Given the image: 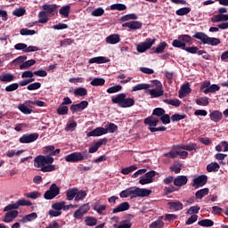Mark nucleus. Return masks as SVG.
Returning <instances> with one entry per match:
<instances>
[{
    "instance_id": "obj_5",
    "label": "nucleus",
    "mask_w": 228,
    "mask_h": 228,
    "mask_svg": "<svg viewBox=\"0 0 228 228\" xmlns=\"http://www.w3.org/2000/svg\"><path fill=\"white\" fill-rule=\"evenodd\" d=\"M191 36L190 35H181L177 39L173 40V47L177 49H184L187 44H191Z\"/></svg>"
},
{
    "instance_id": "obj_23",
    "label": "nucleus",
    "mask_w": 228,
    "mask_h": 228,
    "mask_svg": "<svg viewBox=\"0 0 228 228\" xmlns=\"http://www.w3.org/2000/svg\"><path fill=\"white\" fill-rule=\"evenodd\" d=\"M176 149H182V151H189L191 152V151H197V143L190 142L188 144H179L176 145Z\"/></svg>"
},
{
    "instance_id": "obj_46",
    "label": "nucleus",
    "mask_w": 228,
    "mask_h": 228,
    "mask_svg": "<svg viewBox=\"0 0 228 228\" xmlns=\"http://www.w3.org/2000/svg\"><path fill=\"white\" fill-rule=\"evenodd\" d=\"M104 83H106V80H104V78L96 77L91 81L90 85L92 86H104Z\"/></svg>"
},
{
    "instance_id": "obj_34",
    "label": "nucleus",
    "mask_w": 228,
    "mask_h": 228,
    "mask_svg": "<svg viewBox=\"0 0 228 228\" xmlns=\"http://www.w3.org/2000/svg\"><path fill=\"white\" fill-rule=\"evenodd\" d=\"M219 29H228V21L227 22H221L217 25V27H210L209 32L210 33H218Z\"/></svg>"
},
{
    "instance_id": "obj_37",
    "label": "nucleus",
    "mask_w": 228,
    "mask_h": 228,
    "mask_svg": "<svg viewBox=\"0 0 228 228\" xmlns=\"http://www.w3.org/2000/svg\"><path fill=\"white\" fill-rule=\"evenodd\" d=\"M165 222H163V216H159V220H156L150 224V228H164Z\"/></svg>"
},
{
    "instance_id": "obj_3",
    "label": "nucleus",
    "mask_w": 228,
    "mask_h": 228,
    "mask_svg": "<svg viewBox=\"0 0 228 228\" xmlns=\"http://www.w3.org/2000/svg\"><path fill=\"white\" fill-rule=\"evenodd\" d=\"M193 38H196L197 40H200L201 44H204L207 45L215 46V45H220V39L216 37H209L204 32H196L193 36Z\"/></svg>"
},
{
    "instance_id": "obj_45",
    "label": "nucleus",
    "mask_w": 228,
    "mask_h": 228,
    "mask_svg": "<svg viewBox=\"0 0 228 228\" xmlns=\"http://www.w3.org/2000/svg\"><path fill=\"white\" fill-rule=\"evenodd\" d=\"M163 102H165V104H169L170 106H175V108H179V106H181V101L178 99H166L163 100Z\"/></svg>"
},
{
    "instance_id": "obj_51",
    "label": "nucleus",
    "mask_w": 228,
    "mask_h": 228,
    "mask_svg": "<svg viewBox=\"0 0 228 228\" xmlns=\"http://www.w3.org/2000/svg\"><path fill=\"white\" fill-rule=\"evenodd\" d=\"M196 104L198 106H208L209 104V98L208 97H200L199 99H196L195 101Z\"/></svg>"
},
{
    "instance_id": "obj_58",
    "label": "nucleus",
    "mask_w": 228,
    "mask_h": 228,
    "mask_svg": "<svg viewBox=\"0 0 228 228\" xmlns=\"http://www.w3.org/2000/svg\"><path fill=\"white\" fill-rule=\"evenodd\" d=\"M115 228H131V222L128 220L121 221L118 224L113 225Z\"/></svg>"
},
{
    "instance_id": "obj_33",
    "label": "nucleus",
    "mask_w": 228,
    "mask_h": 228,
    "mask_svg": "<svg viewBox=\"0 0 228 228\" xmlns=\"http://www.w3.org/2000/svg\"><path fill=\"white\" fill-rule=\"evenodd\" d=\"M37 17L39 24H47V22H49V17L51 16L45 11H41L39 12Z\"/></svg>"
},
{
    "instance_id": "obj_18",
    "label": "nucleus",
    "mask_w": 228,
    "mask_h": 228,
    "mask_svg": "<svg viewBox=\"0 0 228 228\" xmlns=\"http://www.w3.org/2000/svg\"><path fill=\"white\" fill-rule=\"evenodd\" d=\"M17 216H19V211L17 210H9L4 219L3 222H4L5 224H10V222H13L14 218H17Z\"/></svg>"
},
{
    "instance_id": "obj_40",
    "label": "nucleus",
    "mask_w": 228,
    "mask_h": 228,
    "mask_svg": "<svg viewBox=\"0 0 228 228\" xmlns=\"http://www.w3.org/2000/svg\"><path fill=\"white\" fill-rule=\"evenodd\" d=\"M77 188H71L66 191L67 200H74L76 199Z\"/></svg>"
},
{
    "instance_id": "obj_57",
    "label": "nucleus",
    "mask_w": 228,
    "mask_h": 228,
    "mask_svg": "<svg viewBox=\"0 0 228 228\" xmlns=\"http://www.w3.org/2000/svg\"><path fill=\"white\" fill-rule=\"evenodd\" d=\"M74 94L76 96L84 97V95H86V94H88V91L86 90V88L78 87L74 91Z\"/></svg>"
},
{
    "instance_id": "obj_20",
    "label": "nucleus",
    "mask_w": 228,
    "mask_h": 228,
    "mask_svg": "<svg viewBox=\"0 0 228 228\" xmlns=\"http://www.w3.org/2000/svg\"><path fill=\"white\" fill-rule=\"evenodd\" d=\"M0 81L2 83H12V81H15V75L12 73L3 72L0 75Z\"/></svg>"
},
{
    "instance_id": "obj_35",
    "label": "nucleus",
    "mask_w": 228,
    "mask_h": 228,
    "mask_svg": "<svg viewBox=\"0 0 228 228\" xmlns=\"http://www.w3.org/2000/svg\"><path fill=\"white\" fill-rule=\"evenodd\" d=\"M18 110L23 113V115H31L33 113V110L28 107V105L24 103H20L18 105Z\"/></svg>"
},
{
    "instance_id": "obj_50",
    "label": "nucleus",
    "mask_w": 228,
    "mask_h": 228,
    "mask_svg": "<svg viewBox=\"0 0 228 228\" xmlns=\"http://www.w3.org/2000/svg\"><path fill=\"white\" fill-rule=\"evenodd\" d=\"M93 209L94 211H97L99 215L102 213V211H106V206L105 205H101V203L96 202L93 205Z\"/></svg>"
},
{
    "instance_id": "obj_8",
    "label": "nucleus",
    "mask_w": 228,
    "mask_h": 228,
    "mask_svg": "<svg viewBox=\"0 0 228 228\" xmlns=\"http://www.w3.org/2000/svg\"><path fill=\"white\" fill-rule=\"evenodd\" d=\"M90 211V203H85L77 209L73 214L75 220H81Z\"/></svg>"
},
{
    "instance_id": "obj_14",
    "label": "nucleus",
    "mask_w": 228,
    "mask_h": 228,
    "mask_svg": "<svg viewBox=\"0 0 228 228\" xmlns=\"http://www.w3.org/2000/svg\"><path fill=\"white\" fill-rule=\"evenodd\" d=\"M42 8L45 13H47L50 17H54L56 15V12H58V5L53 4H45L42 5Z\"/></svg>"
},
{
    "instance_id": "obj_17",
    "label": "nucleus",
    "mask_w": 228,
    "mask_h": 228,
    "mask_svg": "<svg viewBox=\"0 0 228 228\" xmlns=\"http://www.w3.org/2000/svg\"><path fill=\"white\" fill-rule=\"evenodd\" d=\"M142 26H143V23L137 20L128 21L122 24L123 28H128L129 29H142Z\"/></svg>"
},
{
    "instance_id": "obj_1",
    "label": "nucleus",
    "mask_w": 228,
    "mask_h": 228,
    "mask_svg": "<svg viewBox=\"0 0 228 228\" xmlns=\"http://www.w3.org/2000/svg\"><path fill=\"white\" fill-rule=\"evenodd\" d=\"M54 163V158L46 155H39L34 159V167L40 168L41 172H54L57 169Z\"/></svg>"
},
{
    "instance_id": "obj_26",
    "label": "nucleus",
    "mask_w": 228,
    "mask_h": 228,
    "mask_svg": "<svg viewBox=\"0 0 228 228\" xmlns=\"http://www.w3.org/2000/svg\"><path fill=\"white\" fill-rule=\"evenodd\" d=\"M191 93V88H190V83L183 85L179 91V97L183 99V97H186L189 94Z\"/></svg>"
},
{
    "instance_id": "obj_12",
    "label": "nucleus",
    "mask_w": 228,
    "mask_h": 228,
    "mask_svg": "<svg viewBox=\"0 0 228 228\" xmlns=\"http://www.w3.org/2000/svg\"><path fill=\"white\" fill-rule=\"evenodd\" d=\"M154 177H156V171H149L145 174L144 176L140 178L139 184H151V183L154 181Z\"/></svg>"
},
{
    "instance_id": "obj_21",
    "label": "nucleus",
    "mask_w": 228,
    "mask_h": 228,
    "mask_svg": "<svg viewBox=\"0 0 228 228\" xmlns=\"http://www.w3.org/2000/svg\"><path fill=\"white\" fill-rule=\"evenodd\" d=\"M167 47H168L167 42H160L157 47H152L151 51L155 54H162V53H165V49H167Z\"/></svg>"
},
{
    "instance_id": "obj_64",
    "label": "nucleus",
    "mask_w": 228,
    "mask_h": 228,
    "mask_svg": "<svg viewBox=\"0 0 228 228\" xmlns=\"http://www.w3.org/2000/svg\"><path fill=\"white\" fill-rule=\"evenodd\" d=\"M19 89V83H12L5 87V92H15Z\"/></svg>"
},
{
    "instance_id": "obj_10",
    "label": "nucleus",
    "mask_w": 228,
    "mask_h": 228,
    "mask_svg": "<svg viewBox=\"0 0 228 228\" xmlns=\"http://www.w3.org/2000/svg\"><path fill=\"white\" fill-rule=\"evenodd\" d=\"M60 193V187L56 185V183H53L49 190L46 191L44 194V199L45 200H53L55 197H58V194Z\"/></svg>"
},
{
    "instance_id": "obj_63",
    "label": "nucleus",
    "mask_w": 228,
    "mask_h": 228,
    "mask_svg": "<svg viewBox=\"0 0 228 228\" xmlns=\"http://www.w3.org/2000/svg\"><path fill=\"white\" fill-rule=\"evenodd\" d=\"M19 202H15V203H11L9 205H7L4 208V211H12V209H19Z\"/></svg>"
},
{
    "instance_id": "obj_54",
    "label": "nucleus",
    "mask_w": 228,
    "mask_h": 228,
    "mask_svg": "<svg viewBox=\"0 0 228 228\" xmlns=\"http://www.w3.org/2000/svg\"><path fill=\"white\" fill-rule=\"evenodd\" d=\"M59 13L62 15V17H69V14L70 13V5L62 6L60 9Z\"/></svg>"
},
{
    "instance_id": "obj_28",
    "label": "nucleus",
    "mask_w": 228,
    "mask_h": 228,
    "mask_svg": "<svg viewBox=\"0 0 228 228\" xmlns=\"http://www.w3.org/2000/svg\"><path fill=\"white\" fill-rule=\"evenodd\" d=\"M88 63H97L98 65H101V63H110V59L104 56L94 57L89 59Z\"/></svg>"
},
{
    "instance_id": "obj_15",
    "label": "nucleus",
    "mask_w": 228,
    "mask_h": 228,
    "mask_svg": "<svg viewBox=\"0 0 228 228\" xmlns=\"http://www.w3.org/2000/svg\"><path fill=\"white\" fill-rule=\"evenodd\" d=\"M208 183V175H201L193 179L192 186L194 188H200Z\"/></svg>"
},
{
    "instance_id": "obj_44",
    "label": "nucleus",
    "mask_w": 228,
    "mask_h": 228,
    "mask_svg": "<svg viewBox=\"0 0 228 228\" xmlns=\"http://www.w3.org/2000/svg\"><path fill=\"white\" fill-rule=\"evenodd\" d=\"M178 156V148L177 146H174L173 149L167 152V153H164V157L165 158H172V159H175Z\"/></svg>"
},
{
    "instance_id": "obj_38",
    "label": "nucleus",
    "mask_w": 228,
    "mask_h": 228,
    "mask_svg": "<svg viewBox=\"0 0 228 228\" xmlns=\"http://www.w3.org/2000/svg\"><path fill=\"white\" fill-rule=\"evenodd\" d=\"M171 209L175 211H181L184 208V205L180 201H171L168 203Z\"/></svg>"
},
{
    "instance_id": "obj_19",
    "label": "nucleus",
    "mask_w": 228,
    "mask_h": 228,
    "mask_svg": "<svg viewBox=\"0 0 228 228\" xmlns=\"http://www.w3.org/2000/svg\"><path fill=\"white\" fill-rule=\"evenodd\" d=\"M102 134H108V130L104 127H96L93 131L87 133V136H102Z\"/></svg>"
},
{
    "instance_id": "obj_56",
    "label": "nucleus",
    "mask_w": 228,
    "mask_h": 228,
    "mask_svg": "<svg viewBox=\"0 0 228 228\" xmlns=\"http://www.w3.org/2000/svg\"><path fill=\"white\" fill-rule=\"evenodd\" d=\"M137 19H138V16L134 13L126 14L121 17L122 22H127V20H136Z\"/></svg>"
},
{
    "instance_id": "obj_52",
    "label": "nucleus",
    "mask_w": 228,
    "mask_h": 228,
    "mask_svg": "<svg viewBox=\"0 0 228 228\" xmlns=\"http://www.w3.org/2000/svg\"><path fill=\"white\" fill-rule=\"evenodd\" d=\"M170 170L175 172V174H179L181 170H183V164H181V162H175L174 165L170 167Z\"/></svg>"
},
{
    "instance_id": "obj_42",
    "label": "nucleus",
    "mask_w": 228,
    "mask_h": 228,
    "mask_svg": "<svg viewBox=\"0 0 228 228\" xmlns=\"http://www.w3.org/2000/svg\"><path fill=\"white\" fill-rule=\"evenodd\" d=\"M220 170V165L217 162H211L207 166L208 172H218Z\"/></svg>"
},
{
    "instance_id": "obj_32",
    "label": "nucleus",
    "mask_w": 228,
    "mask_h": 228,
    "mask_svg": "<svg viewBox=\"0 0 228 228\" xmlns=\"http://www.w3.org/2000/svg\"><path fill=\"white\" fill-rule=\"evenodd\" d=\"M159 123V118H154L152 116L146 118L144 119V124H146V126H149L150 127H156V126H158Z\"/></svg>"
},
{
    "instance_id": "obj_27",
    "label": "nucleus",
    "mask_w": 228,
    "mask_h": 228,
    "mask_svg": "<svg viewBox=\"0 0 228 228\" xmlns=\"http://www.w3.org/2000/svg\"><path fill=\"white\" fill-rule=\"evenodd\" d=\"M129 208H131V206L129 205V202L125 201V202L119 204L117 208H115L112 210V213H122L124 211L129 210Z\"/></svg>"
},
{
    "instance_id": "obj_7",
    "label": "nucleus",
    "mask_w": 228,
    "mask_h": 228,
    "mask_svg": "<svg viewBox=\"0 0 228 228\" xmlns=\"http://www.w3.org/2000/svg\"><path fill=\"white\" fill-rule=\"evenodd\" d=\"M153 85L155 86V88L148 89L147 94H149L152 99H158V97H161L163 94H165L163 84L158 80H154Z\"/></svg>"
},
{
    "instance_id": "obj_9",
    "label": "nucleus",
    "mask_w": 228,
    "mask_h": 228,
    "mask_svg": "<svg viewBox=\"0 0 228 228\" xmlns=\"http://www.w3.org/2000/svg\"><path fill=\"white\" fill-rule=\"evenodd\" d=\"M154 44H156V38H147L144 42L136 45V51L138 53H145V51H149V49H151Z\"/></svg>"
},
{
    "instance_id": "obj_41",
    "label": "nucleus",
    "mask_w": 228,
    "mask_h": 228,
    "mask_svg": "<svg viewBox=\"0 0 228 228\" xmlns=\"http://www.w3.org/2000/svg\"><path fill=\"white\" fill-rule=\"evenodd\" d=\"M198 225H200V227H213L215 222L211 219H202L198 222Z\"/></svg>"
},
{
    "instance_id": "obj_29",
    "label": "nucleus",
    "mask_w": 228,
    "mask_h": 228,
    "mask_svg": "<svg viewBox=\"0 0 228 228\" xmlns=\"http://www.w3.org/2000/svg\"><path fill=\"white\" fill-rule=\"evenodd\" d=\"M223 117H224V114H222V112L219 110H214L209 114V118H210V120H212V122H220Z\"/></svg>"
},
{
    "instance_id": "obj_16",
    "label": "nucleus",
    "mask_w": 228,
    "mask_h": 228,
    "mask_svg": "<svg viewBox=\"0 0 228 228\" xmlns=\"http://www.w3.org/2000/svg\"><path fill=\"white\" fill-rule=\"evenodd\" d=\"M88 108V102L86 101H82L78 104H73L70 106V111L72 113H76L77 111H83V110H86Z\"/></svg>"
},
{
    "instance_id": "obj_4",
    "label": "nucleus",
    "mask_w": 228,
    "mask_h": 228,
    "mask_svg": "<svg viewBox=\"0 0 228 228\" xmlns=\"http://www.w3.org/2000/svg\"><path fill=\"white\" fill-rule=\"evenodd\" d=\"M90 155L86 153V151L79 152L75 151L71 154H69L65 157V161L68 163H79V161H83L85 159H88Z\"/></svg>"
},
{
    "instance_id": "obj_62",
    "label": "nucleus",
    "mask_w": 228,
    "mask_h": 228,
    "mask_svg": "<svg viewBox=\"0 0 228 228\" xmlns=\"http://www.w3.org/2000/svg\"><path fill=\"white\" fill-rule=\"evenodd\" d=\"M42 84L40 82H35L27 86V90L33 91L41 88Z\"/></svg>"
},
{
    "instance_id": "obj_55",
    "label": "nucleus",
    "mask_w": 228,
    "mask_h": 228,
    "mask_svg": "<svg viewBox=\"0 0 228 228\" xmlns=\"http://www.w3.org/2000/svg\"><path fill=\"white\" fill-rule=\"evenodd\" d=\"M36 33L37 31H35L34 29L22 28L20 30V34L22 37L33 36V35H36Z\"/></svg>"
},
{
    "instance_id": "obj_53",
    "label": "nucleus",
    "mask_w": 228,
    "mask_h": 228,
    "mask_svg": "<svg viewBox=\"0 0 228 228\" xmlns=\"http://www.w3.org/2000/svg\"><path fill=\"white\" fill-rule=\"evenodd\" d=\"M137 169H138V167H136L135 165H133L128 167H125L121 169V174H123V175H128V174H131V172H134V170H137Z\"/></svg>"
},
{
    "instance_id": "obj_31",
    "label": "nucleus",
    "mask_w": 228,
    "mask_h": 228,
    "mask_svg": "<svg viewBox=\"0 0 228 228\" xmlns=\"http://www.w3.org/2000/svg\"><path fill=\"white\" fill-rule=\"evenodd\" d=\"M38 218V215L37 212H33L31 214L26 215L22 219L20 220L21 224H28V222H33Z\"/></svg>"
},
{
    "instance_id": "obj_2",
    "label": "nucleus",
    "mask_w": 228,
    "mask_h": 228,
    "mask_svg": "<svg viewBox=\"0 0 228 228\" xmlns=\"http://www.w3.org/2000/svg\"><path fill=\"white\" fill-rule=\"evenodd\" d=\"M111 101L113 104H118L119 108H133L135 103L134 98H129L124 93L112 96Z\"/></svg>"
},
{
    "instance_id": "obj_36",
    "label": "nucleus",
    "mask_w": 228,
    "mask_h": 228,
    "mask_svg": "<svg viewBox=\"0 0 228 228\" xmlns=\"http://www.w3.org/2000/svg\"><path fill=\"white\" fill-rule=\"evenodd\" d=\"M209 193V189L208 188H203L200 189V191H196L195 197L198 199V200H202L206 195Z\"/></svg>"
},
{
    "instance_id": "obj_43",
    "label": "nucleus",
    "mask_w": 228,
    "mask_h": 228,
    "mask_svg": "<svg viewBox=\"0 0 228 228\" xmlns=\"http://www.w3.org/2000/svg\"><path fill=\"white\" fill-rule=\"evenodd\" d=\"M151 84H138L132 88V92H138L140 90H149Z\"/></svg>"
},
{
    "instance_id": "obj_60",
    "label": "nucleus",
    "mask_w": 228,
    "mask_h": 228,
    "mask_svg": "<svg viewBox=\"0 0 228 228\" xmlns=\"http://www.w3.org/2000/svg\"><path fill=\"white\" fill-rule=\"evenodd\" d=\"M127 8L124 4H114L110 5V10H118V12H124Z\"/></svg>"
},
{
    "instance_id": "obj_39",
    "label": "nucleus",
    "mask_w": 228,
    "mask_h": 228,
    "mask_svg": "<svg viewBox=\"0 0 228 228\" xmlns=\"http://www.w3.org/2000/svg\"><path fill=\"white\" fill-rule=\"evenodd\" d=\"M35 63H37V61H35L34 59L25 61L23 63L20 65V69L26 70V69H29V67H33Z\"/></svg>"
},
{
    "instance_id": "obj_47",
    "label": "nucleus",
    "mask_w": 228,
    "mask_h": 228,
    "mask_svg": "<svg viewBox=\"0 0 228 228\" xmlns=\"http://www.w3.org/2000/svg\"><path fill=\"white\" fill-rule=\"evenodd\" d=\"M85 199H86V192L83 190L78 191L77 189V194L75 197L76 202H79V200H85Z\"/></svg>"
},
{
    "instance_id": "obj_25",
    "label": "nucleus",
    "mask_w": 228,
    "mask_h": 228,
    "mask_svg": "<svg viewBox=\"0 0 228 228\" xmlns=\"http://www.w3.org/2000/svg\"><path fill=\"white\" fill-rule=\"evenodd\" d=\"M120 42V35L118 34H112L106 37V43L110 44V45H115Z\"/></svg>"
},
{
    "instance_id": "obj_13",
    "label": "nucleus",
    "mask_w": 228,
    "mask_h": 228,
    "mask_svg": "<svg viewBox=\"0 0 228 228\" xmlns=\"http://www.w3.org/2000/svg\"><path fill=\"white\" fill-rule=\"evenodd\" d=\"M38 134H23L20 138V143H32V142H37L38 140Z\"/></svg>"
},
{
    "instance_id": "obj_30",
    "label": "nucleus",
    "mask_w": 228,
    "mask_h": 228,
    "mask_svg": "<svg viewBox=\"0 0 228 228\" xmlns=\"http://www.w3.org/2000/svg\"><path fill=\"white\" fill-rule=\"evenodd\" d=\"M188 183V177L186 175H178L174 180L175 186H184V184H187Z\"/></svg>"
},
{
    "instance_id": "obj_6",
    "label": "nucleus",
    "mask_w": 228,
    "mask_h": 228,
    "mask_svg": "<svg viewBox=\"0 0 228 228\" xmlns=\"http://www.w3.org/2000/svg\"><path fill=\"white\" fill-rule=\"evenodd\" d=\"M151 193H152V191L149 189L130 187V199H136L138 197H149Z\"/></svg>"
},
{
    "instance_id": "obj_22",
    "label": "nucleus",
    "mask_w": 228,
    "mask_h": 228,
    "mask_svg": "<svg viewBox=\"0 0 228 228\" xmlns=\"http://www.w3.org/2000/svg\"><path fill=\"white\" fill-rule=\"evenodd\" d=\"M106 143V141L104 139H101L100 141L94 142L93 145L89 148V153L94 154V152H97L99 151V148L102 147Z\"/></svg>"
},
{
    "instance_id": "obj_49",
    "label": "nucleus",
    "mask_w": 228,
    "mask_h": 228,
    "mask_svg": "<svg viewBox=\"0 0 228 228\" xmlns=\"http://www.w3.org/2000/svg\"><path fill=\"white\" fill-rule=\"evenodd\" d=\"M190 12H191V8H190V7H183V8L178 9L175 12V13L179 17H183L184 15H188V13H190Z\"/></svg>"
},
{
    "instance_id": "obj_24",
    "label": "nucleus",
    "mask_w": 228,
    "mask_h": 228,
    "mask_svg": "<svg viewBox=\"0 0 228 228\" xmlns=\"http://www.w3.org/2000/svg\"><path fill=\"white\" fill-rule=\"evenodd\" d=\"M211 22H228V14L218 13L211 18Z\"/></svg>"
},
{
    "instance_id": "obj_59",
    "label": "nucleus",
    "mask_w": 228,
    "mask_h": 228,
    "mask_svg": "<svg viewBox=\"0 0 228 228\" xmlns=\"http://www.w3.org/2000/svg\"><path fill=\"white\" fill-rule=\"evenodd\" d=\"M184 118H186L185 114L176 113L175 115L171 116L172 122H179V120H184Z\"/></svg>"
},
{
    "instance_id": "obj_61",
    "label": "nucleus",
    "mask_w": 228,
    "mask_h": 228,
    "mask_svg": "<svg viewBox=\"0 0 228 228\" xmlns=\"http://www.w3.org/2000/svg\"><path fill=\"white\" fill-rule=\"evenodd\" d=\"M122 90V86L118 85L107 89V94H117V92H120Z\"/></svg>"
},
{
    "instance_id": "obj_11",
    "label": "nucleus",
    "mask_w": 228,
    "mask_h": 228,
    "mask_svg": "<svg viewBox=\"0 0 228 228\" xmlns=\"http://www.w3.org/2000/svg\"><path fill=\"white\" fill-rule=\"evenodd\" d=\"M200 90L203 91V94H215L220 90V86L216 84L211 85V82L207 81L201 85Z\"/></svg>"
},
{
    "instance_id": "obj_48",
    "label": "nucleus",
    "mask_w": 228,
    "mask_h": 228,
    "mask_svg": "<svg viewBox=\"0 0 228 228\" xmlns=\"http://www.w3.org/2000/svg\"><path fill=\"white\" fill-rule=\"evenodd\" d=\"M85 222L88 227H94V225H97V219L94 216H86Z\"/></svg>"
}]
</instances>
